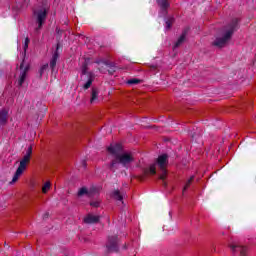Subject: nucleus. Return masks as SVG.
Returning a JSON list of instances; mask_svg holds the SVG:
<instances>
[{"label":"nucleus","instance_id":"obj_1","mask_svg":"<svg viewBox=\"0 0 256 256\" xmlns=\"http://www.w3.org/2000/svg\"><path fill=\"white\" fill-rule=\"evenodd\" d=\"M236 31H239V19L233 18L226 26H224L222 37H217L212 45L222 49V47H225V45L231 41V37H233V34Z\"/></svg>","mask_w":256,"mask_h":256},{"label":"nucleus","instance_id":"obj_2","mask_svg":"<svg viewBox=\"0 0 256 256\" xmlns=\"http://www.w3.org/2000/svg\"><path fill=\"white\" fill-rule=\"evenodd\" d=\"M32 155H33V146H29L26 150V154L20 161V164H19L16 172L14 173L12 181L10 182L11 185H13V183H17V181H19V177H21V175H23V173H25V170L27 169V165L29 163H31Z\"/></svg>","mask_w":256,"mask_h":256},{"label":"nucleus","instance_id":"obj_3","mask_svg":"<svg viewBox=\"0 0 256 256\" xmlns=\"http://www.w3.org/2000/svg\"><path fill=\"white\" fill-rule=\"evenodd\" d=\"M167 159H169V156L167 154H162L157 158L156 162L160 169L159 179L163 181L164 187H167V182H165V179H167Z\"/></svg>","mask_w":256,"mask_h":256},{"label":"nucleus","instance_id":"obj_4","mask_svg":"<svg viewBox=\"0 0 256 256\" xmlns=\"http://www.w3.org/2000/svg\"><path fill=\"white\" fill-rule=\"evenodd\" d=\"M34 17H36V23L38 27L35 28L36 33H39V30L43 28L45 21H47V9L42 8L34 10Z\"/></svg>","mask_w":256,"mask_h":256},{"label":"nucleus","instance_id":"obj_5","mask_svg":"<svg viewBox=\"0 0 256 256\" xmlns=\"http://www.w3.org/2000/svg\"><path fill=\"white\" fill-rule=\"evenodd\" d=\"M107 253H118L119 252V237L117 235L108 236L106 243Z\"/></svg>","mask_w":256,"mask_h":256},{"label":"nucleus","instance_id":"obj_6","mask_svg":"<svg viewBox=\"0 0 256 256\" xmlns=\"http://www.w3.org/2000/svg\"><path fill=\"white\" fill-rule=\"evenodd\" d=\"M116 158H118L120 165H122L123 167H127V165L135 161V158H133V155L129 153H123V154L117 155Z\"/></svg>","mask_w":256,"mask_h":256},{"label":"nucleus","instance_id":"obj_7","mask_svg":"<svg viewBox=\"0 0 256 256\" xmlns=\"http://www.w3.org/2000/svg\"><path fill=\"white\" fill-rule=\"evenodd\" d=\"M25 60H22L20 64V76L18 79V87H23V84L25 83V79H27V71H29V66L24 67Z\"/></svg>","mask_w":256,"mask_h":256},{"label":"nucleus","instance_id":"obj_8","mask_svg":"<svg viewBox=\"0 0 256 256\" xmlns=\"http://www.w3.org/2000/svg\"><path fill=\"white\" fill-rule=\"evenodd\" d=\"M59 59V44H57L56 50L52 55V58L50 60V69L52 73H57V61Z\"/></svg>","mask_w":256,"mask_h":256},{"label":"nucleus","instance_id":"obj_9","mask_svg":"<svg viewBox=\"0 0 256 256\" xmlns=\"http://www.w3.org/2000/svg\"><path fill=\"white\" fill-rule=\"evenodd\" d=\"M229 247H230L232 253H237V251H239L240 256H249L247 246L231 244V245H229Z\"/></svg>","mask_w":256,"mask_h":256},{"label":"nucleus","instance_id":"obj_10","mask_svg":"<svg viewBox=\"0 0 256 256\" xmlns=\"http://www.w3.org/2000/svg\"><path fill=\"white\" fill-rule=\"evenodd\" d=\"M108 153H111V155H114L115 158H117V155H121V151H123V146L121 144L116 145H110L107 148Z\"/></svg>","mask_w":256,"mask_h":256},{"label":"nucleus","instance_id":"obj_11","mask_svg":"<svg viewBox=\"0 0 256 256\" xmlns=\"http://www.w3.org/2000/svg\"><path fill=\"white\" fill-rule=\"evenodd\" d=\"M99 216H95L93 214H88L85 218H84V223H86L87 225H93L95 223H99Z\"/></svg>","mask_w":256,"mask_h":256},{"label":"nucleus","instance_id":"obj_12","mask_svg":"<svg viewBox=\"0 0 256 256\" xmlns=\"http://www.w3.org/2000/svg\"><path fill=\"white\" fill-rule=\"evenodd\" d=\"M149 173L151 175H156L157 168L155 167V164H152L149 168H145L143 170V176L141 177V179H145V177H147V175H149Z\"/></svg>","mask_w":256,"mask_h":256},{"label":"nucleus","instance_id":"obj_13","mask_svg":"<svg viewBox=\"0 0 256 256\" xmlns=\"http://www.w3.org/2000/svg\"><path fill=\"white\" fill-rule=\"evenodd\" d=\"M157 4L159 5L161 11L167 14V9H169L170 4L168 0H156Z\"/></svg>","mask_w":256,"mask_h":256},{"label":"nucleus","instance_id":"obj_14","mask_svg":"<svg viewBox=\"0 0 256 256\" xmlns=\"http://www.w3.org/2000/svg\"><path fill=\"white\" fill-rule=\"evenodd\" d=\"M111 196L116 201H121L123 203V197L125 196V193L121 192L119 189H116L112 192Z\"/></svg>","mask_w":256,"mask_h":256},{"label":"nucleus","instance_id":"obj_15","mask_svg":"<svg viewBox=\"0 0 256 256\" xmlns=\"http://www.w3.org/2000/svg\"><path fill=\"white\" fill-rule=\"evenodd\" d=\"M187 37V30H185L181 36L178 38V40L176 41L174 48L177 49V47H181V45H183V43L185 42V39Z\"/></svg>","mask_w":256,"mask_h":256},{"label":"nucleus","instance_id":"obj_16","mask_svg":"<svg viewBox=\"0 0 256 256\" xmlns=\"http://www.w3.org/2000/svg\"><path fill=\"white\" fill-rule=\"evenodd\" d=\"M119 165H121V162H119L118 158L113 159L109 166L110 171L115 173V171L119 169Z\"/></svg>","mask_w":256,"mask_h":256},{"label":"nucleus","instance_id":"obj_17","mask_svg":"<svg viewBox=\"0 0 256 256\" xmlns=\"http://www.w3.org/2000/svg\"><path fill=\"white\" fill-rule=\"evenodd\" d=\"M97 99H99V90L97 88H92L90 103H95Z\"/></svg>","mask_w":256,"mask_h":256},{"label":"nucleus","instance_id":"obj_18","mask_svg":"<svg viewBox=\"0 0 256 256\" xmlns=\"http://www.w3.org/2000/svg\"><path fill=\"white\" fill-rule=\"evenodd\" d=\"M106 67H108L109 75H114L115 71H117V65L113 62L106 63Z\"/></svg>","mask_w":256,"mask_h":256},{"label":"nucleus","instance_id":"obj_19","mask_svg":"<svg viewBox=\"0 0 256 256\" xmlns=\"http://www.w3.org/2000/svg\"><path fill=\"white\" fill-rule=\"evenodd\" d=\"M0 123H1V125H5L7 123V111L6 110L0 111Z\"/></svg>","mask_w":256,"mask_h":256},{"label":"nucleus","instance_id":"obj_20","mask_svg":"<svg viewBox=\"0 0 256 256\" xmlns=\"http://www.w3.org/2000/svg\"><path fill=\"white\" fill-rule=\"evenodd\" d=\"M166 23V29H171V27L173 26V23H175V17L170 16L165 20Z\"/></svg>","mask_w":256,"mask_h":256},{"label":"nucleus","instance_id":"obj_21","mask_svg":"<svg viewBox=\"0 0 256 256\" xmlns=\"http://www.w3.org/2000/svg\"><path fill=\"white\" fill-rule=\"evenodd\" d=\"M91 85H93V75L92 74L89 75V79L83 85V89L87 90V89H89L91 87Z\"/></svg>","mask_w":256,"mask_h":256},{"label":"nucleus","instance_id":"obj_22","mask_svg":"<svg viewBox=\"0 0 256 256\" xmlns=\"http://www.w3.org/2000/svg\"><path fill=\"white\" fill-rule=\"evenodd\" d=\"M194 180H195V176H191L183 188V193H185V191H187L189 187H191V183H193Z\"/></svg>","mask_w":256,"mask_h":256},{"label":"nucleus","instance_id":"obj_23","mask_svg":"<svg viewBox=\"0 0 256 256\" xmlns=\"http://www.w3.org/2000/svg\"><path fill=\"white\" fill-rule=\"evenodd\" d=\"M139 83H141V79H137V78H132L127 81L128 85H139Z\"/></svg>","mask_w":256,"mask_h":256},{"label":"nucleus","instance_id":"obj_24","mask_svg":"<svg viewBox=\"0 0 256 256\" xmlns=\"http://www.w3.org/2000/svg\"><path fill=\"white\" fill-rule=\"evenodd\" d=\"M83 195H88V197H89V191L85 187L81 188L78 191V197H83Z\"/></svg>","mask_w":256,"mask_h":256},{"label":"nucleus","instance_id":"obj_25","mask_svg":"<svg viewBox=\"0 0 256 256\" xmlns=\"http://www.w3.org/2000/svg\"><path fill=\"white\" fill-rule=\"evenodd\" d=\"M49 69V64H44L40 70H39V75L40 77H43V73H45V71H47Z\"/></svg>","mask_w":256,"mask_h":256},{"label":"nucleus","instance_id":"obj_26","mask_svg":"<svg viewBox=\"0 0 256 256\" xmlns=\"http://www.w3.org/2000/svg\"><path fill=\"white\" fill-rule=\"evenodd\" d=\"M51 189V182H46L42 187V193H47Z\"/></svg>","mask_w":256,"mask_h":256},{"label":"nucleus","instance_id":"obj_27","mask_svg":"<svg viewBox=\"0 0 256 256\" xmlns=\"http://www.w3.org/2000/svg\"><path fill=\"white\" fill-rule=\"evenodd\" d=\"M31 40H29V37H26L25 38V41H24V45H23V49L24 51L26 52L27 49H29V43H30Z\"/></svg>","mask_w":256,"mask_h":256},{"label":"nucleus","instance_id":"obj_28","mask_svg":"<svg viewBox=\"0 0 256 256\" xmlns=\"http://www.w3.org/2000/svg\"><path fill=\"white\" fill-rule=\"evenodd\" d=\"M109 61L105 60V59H97L95 60L96 65H107Z\"/></svg>","mask_w":256,"mask_h":256},{"label":"nucleus","instance_id":"obj_29","mask_svg":"<svg viewBox=\"0 0 256 256\" xmlns=\"http://www.w3.org/2000/svg\"><path fill=\"white\" fill-rule=\"evenodd\" d=\"M82 75H87V64H83L82 66Z\"/></svg>","mask_w":256,"mask_h":256},{"label":"nucleus","instance_id":"obj_30","mask_svg":"<svg viewBox=\"0 0 256 256\" xmlns=\"http://www.w3.org/2000/svg\"><path fill=\"white\" fill-rule=\"evenodd\" d=\"M91 207H99V202L98 201H94L90 203Z\"/></svg>","mask_w":256,"mask_h":256},{"label":"nucleus","instance_id":"obj_31","mask_svg":"<svg viewBox=\"0 0 256 256\" xmlns=\"http://www.w3.org/2000/svg\"><path fill=\"white\" fill-rule=\"evenodd\" d=\"M43 219H49V212H46V213L43 215Z\"/></svg>","mask_w":256,"mask_h":256},{"label":"nucleus","instance_id":"obj_32","mask_svg":"<svg viewBox=\"0 0 256 256\" xmlns=\"http://www.w3.org/2000/svg\"><path fill=\"white\" fill-rule=\"evenodd\" d=\"M81 241H83V243H89V238H82Z\"/></svg>","mask_w":256,"mask_h":256},{"label":"nucleus","instance_id":"obj_33","mask_svg":"<svg viewBox=\"0 0 256 256\" xmlns=\"http://www.w3.org/2000/svg\"><path fill=\"white\" fill-rule=\"evenodd\" d=\"M82 167H84V168L87 167V161H85V160L82 161Z\"/></svg>","mask_w":256,"mask_h":256},{"label":"nucleus","instance_id":"obj_34","mask_svg":"<svg viewBox=\"0 0 256 256\" xmlns=\"http://www.w3.org/2000/svg\"><path fill=\"white\" fill-rule=\"evenodd\" d=\"M98 71H100V73H103V67H99Z\"/></svg>","mask_w":256,"mask_h":256},{"label":"nucleus","instance_id":"obj_35","mask_svg":"<svg viewBox=\"0 0 256 256\" xmlns=\"http://www.w3.org/2000/svg\"><path fill=\"white\" fill-rule=\"evenodd\" d=\"M123 249H127V244H125V245L123 246Z\"/></svg>","mask_w":256,"mask_h":256},{"label":"nucleus","instance_id":"obj_36","mask_svg":"<svg viewBox=\"0 0 256 256\" xmlns=\"http://www.w3.org/2000/svg\"><path fill=\"white\" fill-rule=\"evenodd\" d=\"M44 111H47V108L44 107Z\"/></svg>","mask_w":256,"mask_h":256}]
</instances>
